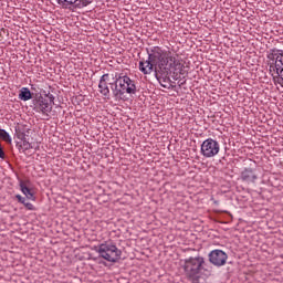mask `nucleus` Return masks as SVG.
<instances>
[{
	"label": "nucleus",
	"mask_w": 283,
	"mask_h": 283,
	"mask_svg": "<svg viewBox=\"0 0 283 283\" xmlns=\"http://www.w3.org/2000/svg\"><path fill=\"white\" fill-rule=\"evenodd\" d=\"M151 63L155 64V78L160 81L163 78H167L169 72H174L176 76H185L187 71L185 70V65L180 63L176 59V56L171 55L165 50H161L159 46H154L148 53Z\"/></svg>",
	"instance_id": "1"
},
{
	"label": "nucleus",
	"mask_w": 283,
	"mask_h": 283,
	"mask_svg": "<svg viewBox=\"0 0 283 283\" xmlns=\"http://www.w3.org/2000/svg\"><path fill=\"white\" fill-rule=\"evenodd\" d=\"M18 202H20L21 205H25V197H22L21 195H17L15 196Z\"/></svg>",
	"instance_id": "17"
},
{
	"label": "nucleus",
	"mask_w": 283,
	"mask_h": 283,
	"mask_svg": "<svg viewBox=\"0 0 283 283\" xmlns=\"http://www.w3.org/2000/svg\"><path fill=\"white\" fill-rule=\"evenodd\" d=\"M109 73H106L101 76L98 83V92L104 96V98H109Z\"/></svg>",
	"instance_id": "10"
},
{
	"label": "nucleus",
	"mask_w": 283,
	"mask_h": 283,
	"mask_svg": "<svg viewBox=\"0 0 283 283\" xmlns=\"http://www.w3.org/2000/svg\"><path fill=\"white\" fill-rule=\"evenodd\" d=\"M18 97L20 101H30L32 98V92H30V88L28 87H22Z\"/></svg>",
	"instance_id": "13"
},
{
	"label": "nucleus",
	"mask_w": 283,
	"mask_h": 283,
	"mask_svg": "<svg viewBox=\"0 0 283 283\" xmlns=\"http://www.w3.org/2000/svg\"><path fill=\"white\" fill-rule=\"evenodd\" d=\"M240 178L243 182L251 185L258 180V170L255 168H244L241 171Z\"/></svg>",
	"instance_id": "9"
},
{
	"label": "nucleus",
	"mask_w": 283,
	"mask_h": 283,
	"mask_svg": "<svg viewBox=\"0 0 283 283\" xmlns=\"http://www.w3.org/2000/svg\"><path fill=\"white\" fill-rule=\"evenodd\" d=\"M139 71L145 75L151 74V72H154V74H156V66H155L154 62H151V59L149 57V55L146 61L139 62Z\"/></svg>",
	"instance_id": "11"
},
{
	"label": "nucleus",
	"mask_w": 283,
	"mask_h": 283,
	"mask_svg": "<svg viewBox=\"0 0 283 283\" xmlns=\"http://www.w3.org/2000/svg\"><path fill=\"white\" fill-rule=\"evenodd\" d=\"M112 92L115 101H126L125 94H136V82L127 75H119L115 77Z\"/></svg>",
	"instance_id": "2"
},
{
	"label": "nucleus",
	"mask_w": 283,
	"mask_h": 283,
	"mask_svg": "<svg viewBox=\"0 0 283 283\" xmlns=\"http://www.w3.org/2000/svg\"><path fill=\"white\" fill-rule=\"evenodd\" d=\"M28 185H30V181H23L20 180L19 182V187L21 192L23 193V196H25V198H28V200H36V197H34V191L28 187Z\"/></svg>",
	"instance_id": "12"
},
{
	"label": "nucleus",
	"mask_w": 283,
	"mask_h": 283,
	"mask_svg": "<svg viewBox=\"0 0 283 283\" xmlns=\"http://www.w3.org/2000/svg\"><path fill=\"white\" fill-rule=\"evenodd\" d=\"M200 151L203 158H214L220 154V143L213 138H208L202 142Z\"/></svg>",
	"instance_id": "6"
},
{
	"label": "nucleus",
	"mask_w": 283,
	"mask_h": 283,
	"mask_svg": "<svg viewBox=\"0 0 283 283\" xmlns=\"http://www.w3.org/2000/svg\"><path fill=\"white\" fill-rule=\"evenodd\" d=\"M205 266V258L202 256H190L185 260L184 271L189 280H198L200 271Z\"/></svg>",
	"instance_id": "4"
},
{
	"label": "nucleus",
	"mask_w": 283,
	"mask_h": 283,
	"mask_svg": "<svg viewBox=\"0 0 283 283\" xmlns=\"http://www.w3.org/2000/svg\"><path fill=\"white\" fill-rule=\"evenodd\" d=\"M22 147H23L24 150L32 149V144H30L27 140H23L22 142Z\"/></svg>",
	"instance_id": "16"
},
{
	"label": "nucleus",
	"mask_w": 283,
	"mask_h": 283,
	"mask_svg": "<svg viewBox=\"0 0 283 283\" xmlns=\"http://www.w3.org/2000/svg\"><path fill=\"white\" fill-rule=\"evenodd\" d=\"M98 263H99V264H104V262H103V261H99Z\"/></svg>",
	"instance_id": "20"
},
{
	"label": "nucleus",
	"mask_w": 283,
	"mask_h": 283,
	"mask_svg": "<svg viewBox=\"0 0 283 283\" xmlns=\"http://www.w3.org/2000/svg\"><path fill=\"white\" fill-rule=\"evenodd\" d=\"M59 6H63L64 8H67L70 6L71 1L70 0H56Z\"/></svg>",
	"instance_id": "15"
},
{
	"label": "nucleus",
	"mask_w": 283,
	"mask_h": 283,
	"mask_svg": "<svg viewBox=\"0 0 283 283\" xmlns=\"http://www.w3.org/2000/svg\"><path fill=\"white\" fill-rule=\"evenodd\" d=\"M0 158L3 160L6 158V151H3V147L0 144Z\"/></svg>",
	"instance_id": "19"
},
{
	"label": "nucleus",
	"mask_w": 283,
	"mask_h": 283,
	"mask_svg": "<svg viewBox=\"0 0 283 283\" xmlns=\"http://www.w3.org/2000/svg\"><path fill=\"white\" fill-rule=\"evenodd\" d=\"M54 105V95L49 94L45 97H39L35 104V112L43 114V116H50L52 107Z\"/></svg>",
	"instance_id": "7"
},
{
	"label": "nucleus",
	"mask_w": 283,
	"mask_h": 283,
	"mask_svg": "<svg viewBox=\"0 0 283 283\" xmlns=\"http://www.w3.org/2000/svg\"><path fill=\"white\" fill-rule=\"evenodd\" d=\"M227 260H229V255L222 250H212L209 253V262L213 264V266H224Z\"/></svg>",
	"instance_id": "8"
},
{
	"label": "nucleus",
	"mask_w": 283,
	"mask_h": 283,
	"mask_svg": "<svg viewBox=\"0 0 283 283\" xmlns=\"http://www.w3.org/2000/svg\"><path fill=\"white\" fill-rule=\"evenodd\" d=\"M0 140L8 143V145H12V137L10 133L3 128H0Z\"/></svg>",
	"instance_id": "14"
},
{
	"label": "nucleus",
	"mask_w": 283,
	"mask_h": 283,
	"mask_svg": "<svg viewBox=\"0 0 283 283\" xmlns=\"http://www.w3.org/2000/svg\"><path fill=\"white\" fill-rule=\"evenodd\" d=\"M270 61H275V70L277 77H274V82H276L281 87H283V51L282 50H272V53L268 56Z\"/></svg>",
	"instance_id": "5"
},
{
	"label": "nucleus",
	"mask_w": 283,
	"mask_h": 283,
	"mask_svg": "<svg viewBox=\"0 0 283 283\" xmlns=\"http://www.w3.org/2000/svg\"><path fill=\"white\" fill-rule=\"evenodd\" d=\"M96 253H98L99 258L106 260V262H111L112 264H116L123 255V251L116 247L114 241H105L101 243L96 249Z\"/></svg>",
	"instance_id": "3"
},
{
	"label": "nucleus",
	"mask_w": 283,
	"mask_h": 283,
	"mask_svg": "<svg viewBox=\"0 0 283 283\" xmlns=\"http://www.w3.org/2000/svg\"><path fill=\"white\" fill-rule=\"evenodd\" d=\"M24 207H25V209H28V211H34V205H32V203H30V202H25L24 203Z\"/></svg>",
	"instance_id": "18"
}]
</instances>
